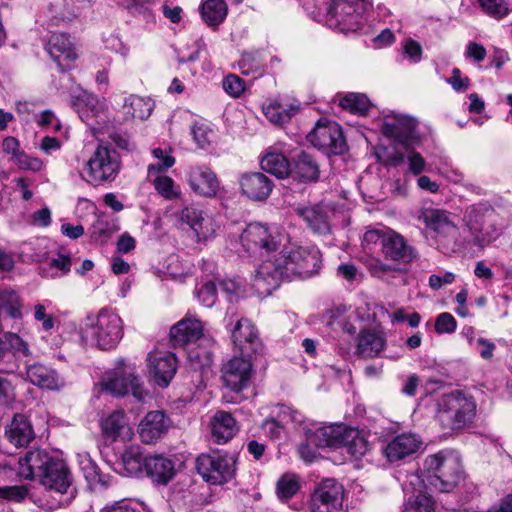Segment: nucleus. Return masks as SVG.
Masks as SVG:
<instances>
[{
	"label": "nucleus",
	"mask_w": 512,
	"mask_h": 512,
	"mask_svg": "<svg viewBox=\"0 0 512 512\" xmlns=\"http://www.w3.org/2000/svg\"><path fill=\"white\" fill-rule=\"evenodd\" d=\"M321 263V253L315 246H284L257 267L253 286L260 295H269L282 279H306L317 274Z\"/></svg>",
	"instance_id": "1"
},
{
	"label": "nucleus",
	"mask_w": 512,
	"mask_h": 512,
	"mask_svg": "<svg viewBox=\"0 0 512 512\" xmlns=\"http://www.w3.org/2000/svg\"><path fill=\"white\" fill-rule=\"evenodd\" d=\"M18 475L26 480H39L47 490L68 494L73 477L67 464L44 449L28 451L18 461Z\"/></svg>",
	"instance_id": "2"
},
{
	"label": "nucleus",
	"mask_w": 512,
	"mask_h": 512,
	"mask_svg": "<svg viewBox=\"0 0 512 512\" xmlns=\"http://www.w3.org/2000/svg\"><path fill=\"white\" fill-rule=\"evenodd\" d=\"M463 477L462 463L459 455L453 451H440L429 455L424 460V476L410 474L403 483V490L424 489L449 493Z\"/></svg>",
	"instance_id": "3"
},
{
	"label": "nucleus",
	"mask_w": 512,
	"mask_h": 512,
	"mask_svg": "<svg viewBox=\"0 0 512 512\" xmlns=\"http://www.w3.org/2000/svg\"><path fill=\"white\" fill-rule=\"evenodd\" d=\"M80 335L84 343L101 350H110L123 337L122 319L111 308H102L84 319Z\"/></svg>",
	"instance_id": "4"
},
{
	"label": "nucleus",
	"mask_w": 512,
	"mask_h": 512,
	"mask_svg": "<svg viewBox=\"0 0 512 512\" xmlns=\"http://www.w3.org/2000/svg\"><path fill=\"white\" fill-rule=\"evenodd\" d=\"M476 412L477 404L473 397L457 390L438 400L436 420L443 429L461 431L474 422Z\"/></svg>",
	"instance_id": "5"
},
{
	"label": "nucleus",
	"mask_w": 512,
	"mask_h": 512,
	"mask_svg": "<svg viewBox=\"0 0 512 512\" xmlns=\"http://www.w3.org/2000/svg\"><path fill=\"white\" fill-rule=\"evenodd\" d=\"M121 168V158L118 152L107 145L98 144L88 160L84 163L82 179L93 186L113 182Z\"/></svg>",
	"instance_id": "6"
},
{
	"label": "nucleus",
	"mask_w": 512,
	"mask_h": 512,
	"mask_svg": "<svg viewBox=\"0 0 512 512\" xmlns=\"http://www.w3.org/2000/svg\"><path fill=\"white\" fill-rule=\"evenodd\" d=\"M287 236L276 225L259 222L249 223L240 235V241L248 252H260L269 258L281 247L284 248Z\"/></svg>",
	"instance_id": "7"
},
{
	"label": "nucleus",
	"mask_w": 512,
	"mask_h": 512,
	"mask_svg": "<svg viewBox=\"0 0 512 512\" xmlns=\"http://www.w3.org/2000/svg\"><path fill=\"white\" fill-rule=\"evenodd\" d=\"M238 457L235 453H202L196 458V470L211 485H223L236 476Z\"/></svg>",
	"instance_id": "8"
},
{
	"label": "nucleus",
	"mask_w": 512,
	"mask_h": 512,
	"mask_svg": "<svg viewBox=\"0 0 512 512\" xmlns=\"http://www.w3.org/2000/svg\"><path fill=\"white\" fill-rule=\"evenodd\" d=\"M495 218L494 210L486 205H474L467 209L465 226L475 246L483 249L499 237Z\"/></svg>",
	"instance_id": "9"
},
{
	"label": "nucleus",
	"mask_w": 512,
	"mask_h": 512,
	"mask_svg": "<svg viewBox=\"0 0 512 512\" xmlns=\"http://www.w3.org/2000/svg\"><path fill=\"white\" fill-rule=\"evenodd\" d=\"M366 10L364 0H332L326 23L341 32L356 31L361 27V17Z\"/></svg>",
	"instance_id": "10"
},
{
	"label": "nucleus",
	"mask_w": 512,
	"mask_h": 512,
	"mask_svg": "<svg viewBox=\"0 0 512 512\" xmlns=\"http://www.w3.org/2000/svg\"><path fill=\"white\" fill-rule=\"evenodd\" d=\"M345 490L332 478L322 480L313 490L309 508L311 512H339L342 510Z\"/></svg>",
	"instance_id": "11"
},
{
	"label": "nucleus",
	"mask_w": 512,
	"mask_h": 512,
	"mask_svg": "<svg viewBox=\"0 0 512 512\" xmlns=\"http://www.w3.org/2000/svg\"><path fill=\"white\" fill-rule=\"evenodd\" d=\"M307 138L314 147L326 153L338 155L346 150L342 129L334 121L320 119Z\"/></svg>",
	"instance_id": "12"
},
{
	"label": "nucleus",
	"mask_w": 512,
	"mask_h": 512,
	"mask_svg": "<svg viewBox=\"0 0 512 512\" xmlns=\"http://www.w3.org/2000/svg\"><path fill=\"white\" fill-rule=\"evenodd\" d=\"M417 121L407 115L391 112L383 118L382 131L384 135L395 140L405 149L413 146L416 136Z\"/></svg>",
	"instance_id": "13"
},
{
	"label": "nucleus",
	"mask_w": 512,
	"mask_h": 512,
	"mask_svg": "<svg viewBox=\"0 0 512 512\" xmlns=\"http://www.w3.org/2000/svg\"><path fill=\"white\" fill-rule=\"evenodd\" d=\"M72 104L80 118L89 125L92 130H99L96 126L104 123L106 120L107 105L104 99H99L95 95L81 91L73 96Z\"/></svg>",
	"instance_id": "14"
},
{
	"label": "nucleus",
	"mask_w": 512,
	"mask_h": 512,
	"mask_svg": "<svg viewBox=\"0 0 512 512\" xmlns=\"http://www.w3.org/2000/svg\"><path fill=\"white\" fill-rule=\"evenodd\" d=\"M147 368L150 379L159 387H167L177 371L174 354L168 351L153 350L147 355Z\"/></svg>",
	"instance_id": "15"
},
{
	"label": "nucleus",
	"mask_w": 512,
	"mask_h": 512,
	"mask_svg": "<svg viewBox=\"0 0 512 512\" xmlns=\"http://www.w3.org/2000/svg\"><path fill=\"white\" fill-rule=\"evenodd\" d=\"M253 369L250 360L245 357H233L222 365L223 384L233 392H240L250 384Z\"/></svg>",
	"instance_id": "16"
},
{
	"label": "nucleus",
	"mask_w": 512,
	"mask_h": 512,
	"mask_svg": "<svg viewBox=\"0 0 512 512\" xmlns=\"http://www.w3.org/2000/svg\"><path fill=\"white\" fill-rule=\"evenodd\" d=\"M102 390L115 396H123L131 392L139 401H143L147 395L138 377L131 373L126 375L121 371L108 373L102 382Z\"/></svg>",
	"instance_id": "17"
},
{
	"label": "nucleus",
	"mask_w": 512,
	"mask_h": 512,
	"mask_svg": "<svg viewBox=\"0 0 512 512\" xmlns=\"http://www.w3.org/2000/svg\"><path fill=\"white\" fill-rule=\"evenodd\" d=\"M188 183L193 192L202 197H215L220 189L216 174L206 166L191 167Z\"/></svg>",
	"instance_id": "18"
},
{
	"label": "nucleus",
	"mask_w": 512,
	"mask_h": 512,
	"mask_svg": "<svg viewBox=\"0 0 512 512\" xmlns=\"http://www.w3.org/2000/svg\"><path fill=\"white\" fill-rule=\"evenodd\" d=\"M242 194L253 201H264L272 192L273 182L261 172H246L239 178Z\"/></svg>",
	"instance_id": "19"
},
{
	"label": "nucleus",
	"mask_w": 512,
	"mask_h": 512,
	"mask_svg": "<svg viewBox=\"0 0 512 512\" xmlns=\"http://www.w3.org/2000/svg\"><path fill=\"white\" fill-rule=\"evenodd\" d=\"M170 427V420L162 411L146 414L138 427L140 439L145 444H154L162 438Z\"/></svg>",
	"instance_id": "20"
},
{
	"label": "nucleus",
	"mask_w": 512,
	"mask_h": 512,
	"mask_svg": "<svg viewBox=\"0 0 512 512\" xmlns=\"http://www.w3.org/2000/svg\"><path fill=\"white\" fill-rule=\"evenodd\" d=\"M382 252L386 258L403 263L416 258L415 249L407 244L402 235L392 230L387 231L382 238Z\"/></svg>",
	"instance_id": "21"
},
{
	"label": "nucleus",
	"mask_w": 512,
	"mask_h": 512,
	"mask_svg": "<svg viewBox=\"0 0 512 512\" xmlns=\"http://www.w3.org/2000/svg\"><path fill=\"white\" fill-rule=\"evenodd\" d=\"M420 438L411 433H403L393 438L384 448V454L388 461L402 460L414 453L421 447Z\"/></svg>",
	"instance_id": "22"
},
{
	"label": "nucleus",
	"mask_w": 512,
	"mask_h": 512,
	"mask_svg": "<svg viewBox=\"0 0 512 512\" xmlns=\"http://www.w3.org/2000/svg\"><path fill=\"white\" fill-rule=\"evenodd\" d=\"M144 470L153 482L161 485L168 484L176 474L174 462L158 454L145 457Z\"/></svg>",
	"instance_id": "23"
},
{
	"label": "nucleus",
	"mask_w": 512,
	"mask_h": 512,
	"mask_svg": "<svg viewBox=\"0 0 512 512\" xmlns=\"http://www.w3.org/2000/svg\"><path fill=\"white\" fill-rule=\"evenodd\" d=\"M202 335V322L192 315H187L170 330L171 341L174 346H184L195 342L200 339Z\"/></svg>",
	"instance_id": "24"
},
{
	"label": "nucleus",
	"mask_w": 512,
	"mask_h": 512,
	"mask_svg": "<svg viewBox=\"0 0 512 512\" xmlns=\"http://www.w3.org/2000/svg\"><path fill=\"white\" fill-rule=\"evenodd\" d=\"M300 110V102L294 98L283 97L279 101H269L263 105L265 117L274 124L288 122Z\"/></svg>",
	"instance_id": "25"
},
{
	"label": "nucleus",
	"mask_w": 512,
	"mask_h": 512,
	"mask_svg": "<svg viewBox=\"0 0 512 512\" xmlns=\"http://www.w3.org/2000/svg\"><path fill=\"white\" fill-rule=\"evenodd\" d=\"M418 219L439 236H449L456 231V225L450 218V213L434 208H424L419 212Z\"/></svg>",
	"instance_id": "26"
},
{
	"label": "nucleus",
	"mask_w": 512,
	"mask_h": 512,
	"mask_svg": "<svg viewBox=\"0 0 512 512\" xmlns=\"http://www.w3.org/2000/svg\"><path fill=\"white\" fill-rule=\"evenodd\" d=\"M233 344L239 348L241 353L249 354L255 351L258 345V332L253 323L247 318L237 320L231 329Z\"/></svg>",
	"instance_id": "27"
},
{
	"label": "nucleus",
	"mask_w": 512,
	"mask_h": 512,
	"mask_svg": "<svg viewBox=\"0 0 512 512\" xmlns=\"http://www.w3.org/2000/svg\"><path fill=\"white\" fill-rule=\"evenodd\" d=\"M5 436L11 444L21 448L28 446L35 433L29 419L23 414H16L6 426Z\"/></svg>",
	"instance_id": "28"
},
{
	"label": "nucleus",
	"mask_w": 512,
	"mask_h": 512,
	"mask_svg": "<svg viewBox=\"0 0 512 512\" xmlns=\"http://www.w3.org/2000/svg\"><path fill=\"white\" fill-rule=\"evenodd\" d=\"M47 51L61 69L69 68L77 57L69 37L62 33L51 35Z\"/></svg>",
	"instance_id": "29"
},
{
	"label": "nucleus",
	"mask_w": 512,
	"mask_h": 512,
	"mask_svg": "<svg viewBox=\"0 0 512 512\" xmlns=\"http://www.w3.org/2000/svg\"><path fill=\"white\" fill-rule=\"evenodd\" d=\"M210 426L212 439L217 444L229 442L239 431L237 421L225 411L216 412L211 419Z\"/></svg>",
	"instance_id": "30"
},
{
	"label": "nucleus",
	"mask_w": 512,
	"mask_h": 512,
	"mask_svg": "<svg viewBox=\"0 0 512 512\" xmlns=\"http://www.w3.org/2000/svg\"><path fill=\"white\" fill-rule=\"evenodd\" d=\"M298 215L304 220L308 228L314 233L327 235L331 232L330 211L320 205L301 207L297 209Z\"/></svg>",
	"instance_id": "31"
},
{
	"label": "nucleus",
	"mask_w": 512,
	"mask_h": 512,
	"mask_svg": "<svg viewBox=\"0 0 512 512\" xmlns=\"http://www.w3.org/2000/svg\"><path fill=\"white\" fill-rule=\"evenodd\" d=\"M101 429L104 435L113 441L118 439L129 441L134 435L126 415L121 411H115L103 418L101 420Z\"/></svg>",
	"instance_id": "32"
},
{
	"label": "nucleus",
	"mask_w": 512,
	"mask_h": 512,
	"mask_svg": "<svg viewBox=\"0 0 512 512\" xmlns=\"http://www.w3.org/2000/svg\"><path fill=\"white\" fill-rule=\"evenodd\" d=\"M26 375L32 384L41 388L55 390L63 386V381L55 370L39 363L28 365Z\"/></svg>",
	"instance_id": "33"
},
{
	"label": "nucleus",
	"mask_w": 512,
	"mask_h": 512,
	"mask_svg": "<svg viewBox=\"0 0 512 512\" xmlns=\"http://www.w3.org/2000/svg\"><path fill=\"white\" fill-rule=\"evenodd\" d=\"M345 429L343 425L321 426L309 434L307 440L318 447H341Z\"/></svg>",
	"instance_id": "34"
},
{
	"label": "nucleus",
	"mask_w": 512,
	"mask_h": 512,
	"mask_svg": "<svg viewBox=\"0 0 512 512\" xmlns=\"http://www.w3.org/2000/svg\"><path fill=\"white\" fill-rule=\"evenodd\" d=\"M154 108V103L150 98L138 95H129L125 97L122 106V112L125 119L144 120L148 118Z\"/></svg>",
	"instance_id": "35"
},
{
	"label": "nucleus",
	"mask_w": 512,
	"mask_h": 512,
	"mask_svg": "<svg viewBox=\"0 0 512 512\" xmlns=\"http://www.w3.org/2000/svg\"><path fill=\"white\" fill-rule=\"evenodd\" d=\"M385 344L386 340L381 333L362 331L358 337L357 353L365 358H373L384 350Z\"/></svg>",
	"instance_id": "36"
},
{
	"label": "nucleus",
	"mask_w": 512,
	"mask_h": 512,
	"mask_svg": "<svg viewBox=\"0 0 512 512\" xmlns=\"http://www.w3.org/2000/svg\"><path fill=\"white\" fill-rule=\"evenodd\" d=\"M358 319L359 315L355 310H351L345 305H339L330 311L329 323L339 326L348 334H355L357 330L355 323Z\"/></svg>",
	"instance_id": "37"
},
{
	"label": "nucleus",
	"mask_w": 512,
	"mask_h": 512,
	"mask_svg": "<svg viewBox=\"0 0 512 512\" xmlns=\"http://www.w3.org/2000/svg\"><path fill=\"white\" fill-rule=\"evenodd\" d=\"M261 168L278 178H285L290 173V164L282 153L267 152L261 159Z\"/></svg>",
	"instance_id": "38"
},
{
	"label": "nucleus",
	"mask_w": 512,
	"mask_h": 512,
	"mask_svg": "<svg viewBox=\"0 0 512 512\" xmlns=\"http://www.w3.org/2000/svg\"><path fill=\"white\" fill-rule=\"evenodd\" d=\"M227 4L224 0H205L201 6V16L209 26H217L227 16Z\"/></svg>",
	"instance_id": "39"
},
{
	"label": "nucleus",
	"mask_w": 512,
	"mask_h": 512,
	"mask_svg": "<svg viewBox=\"0 0 512 512\" xmlns=\"http://www.w3.org/2000/svg\"><path fill=\"white\" fill-rule=\"evenodd\" d=\"M219 225L207 212L200 218L197 225L191 230L193 238L198 244H207L216 237Z\"/></svg>",
	"instance_id": "40"
},
{
	"label": "nucleus",
	"mask_w": 512,
	"mask_h": 512,
	"mask_svg": "<svg viewBox=\"0 0 512 512\" xmlns=\"http://www.w3.org/2000/svg\"><path fill=\"white\" fill-rule=\"evenodd\" d=\"M144 460L140 447L131 446L122 453L121 465L128 476H138L144 470Z\"/></svg>",
	"instance_id": "41"
},
{
	"label": "nucleus",
	"mask_w": 512,
	"mask_h": 512,
	"mask_svg": "<svg viewBox=\"0 0 512 512\" xmlns=\"http://www.w3.org/2000/svg\"><path fill=\"white\" fill-rule=\"evenodd\" d=\"M339 104L343 109L358 115H365L372 107L371 101L365 94L349 92L340 96Z\"/></svg>",
	"instance_id": "42"
},
{
	"label": "nucleus",
	"mask_w": 512,
	"mask_h": 512,
	"mask_svg": "<svg viewBox=\"0 0 512 512\" xmlns=\"http://www.w3.org/2000/svg\"><path fill=\"white\" fill-rule=\"evenodd\" d=\"M406 494L411 493L403 512H434L433 502L424 490L416 486V490L404 491Z\"/></svg>",
	"instance_id": "43"
},
{
	"label": "nucleus",
	"mask_w": 512,
	"mask_h": 512,
	"mask_svg": "<svg viewBox=\"0 0 512 512\" xmlns=\"http://www.w3.org/2000/svg\"><path fill=\"white\" fill-rule=\"evenodd\" d=\"M342 440L341 447H346L348 453L354 457H360L368 450V442L356 429L346 427Z\"/></svg>",
	"instance_id": "44"
},
{
	"label": "nucleus",
	"mask_w": 512,
	"mask_h": 512,
	"mask_svg": "<svg viewBox=\"0 0 512 512\" xmlns=\"http://www.w3.org/2000/svg\"><path fill=\"white\" fill-rule=\"evenodd\" d=\"M22 302L18 293L14 290H0V311L11 318L22 317Z\"/></svg>",
	"instance_id": "45"
},
{
	"label": "nucleus",
	"mask_w": 512,
	"mask_h": 512,
	"mask_svg": "<svg viewBox=\"0 0 512 512\" xmlns=\"http://www.w3.org/2000/svg\"><path fill=\"white\" fill-rule=\"evenodd\" d=\"M151 181L156 192L166 200H176L182 195L180 186L169 176L157 175Z\"/></svg>",
	"instance_id": "46"
},
{
	"label": "nucleus",
	"mask_w": 512,
	"mask_h": 512,
	"mask_svg": "<svg viewBox=\"0 0 512 512\" xmlns=\"http://www.w3.org/2000/svg\"><path fill=\"white\" fill-rule=\"evenodd\" d=\"M171 153L172 150L170 148H154L152 150V154L154 158L157 159V162L148 165V177H151L154 174L163 173L175 164V158L172 156Z\"/></svg>",
	"instance_id": "47"
},
{
	"label": "nucleus",
	"mask_w": 512,
	"mask_h": 512,
	"mask_svg": "<svg viewBox=\"0 0 512 512\" xmlns=\"http://www.w3.org/2000/svg\"><path fill=\"white\" fill-rule=\"evenodd\" d=\"M295 174L303 181L316 180L319 175L318 165L310 155L303 153L296 161Z\"/></svg>",
	"instance_id": "48"
},
{
	"label": "nucleus",
	"mask_w": 512,
	"mask_h": 512,
	"mask_svg": "<svg viewBox=\"0 0 512 512\" xmlns=\"http://www.w3.org/2000/svg\"><path fill=\"white\" fill-rule=\"evenodd\" d=\"M289 421H296V416L291 413L290 408L281 406L279 410L278 419H267L263 423L264 431L271 437H279L283 425Z\"/></svg>",
	"instance_id": "49"
},
{
	"label": "nucleus",
	"mask_w": 512,
	"mask_h": 512,
	"mask_svg": "<svg viewBox=\"0 0 512 512\" xmlns=\"http://www.w3.org/2000/svg\"><path fill=\"white\" fill-rule=\"evenodd\" d=\"M51 306L52 302L50 300H44L36 303L33 307V317L35 321L41 323L42 330L45 332H50L56 324L55 317L48 312Z\"/></svg>",
	"instance_id": "50"
},
{
	"label": "nucleus",
	"mask_w": 512,
	"mask_h": 512,
	"mask_svg": "<svg viewBox=\"0 0 512 512\" xmlns=\"http://www.w3.org/2000/svg\"><path fill=\"white\" fill-rule=\"evenodd\" d=\"M237 65L243 75L258 77L263 73V63L258 53H244Z\"/></svg>",
	"instance_id": "51"
},
{
	"label": "nucleus",
	"mask_w": 512,
	"mask_h": 512,
	"mask_svg": "<svg viewBox=\"0 0 512 512\" xmlns=\"http://www.w3.org/2000/svg\"><path fill=\"white\" fill-rule=\"evenodd\" d=\"M300 488L298 478L286 473L277 482L276 492L280 499L287 500L297 493Z\"/></svg>",
	"instance_id": "52"
},
{
	"label": "nucleus",
	"mask_w": 512,
	"mask_h": 512,
	"mask_svg": "<svg viewBox=\"0 0 512 512\" xmlns=\"http://www.w3.org/2000/svg\"><path fill=\"white\" fill-rule=\"evenodd\" d=\"M478 2L482 10L495 19H502L510 12L505 0H478Z\"/></svg>",
	"instance_id": "53"
},
{
	"label": "nucleus",
	"mask_w": 512,
	"mask_h": 512,
	"mask_svg": "<svg viewBox=\"0 0 512 512\" xmlns=\"http://www.w3.org/2000/svg\"><path fill=\"white\" fill-rule=\"evenodd\" d=\"M205 212L195 205H188L178 212L177 219L180 225H186L192 230Z\"/></svg>",
	"instance_id": "54"
},
{
	"label": "nucleus",
	"mask_w": 512,
	"mask_h": 512,
	"mask_svg": "<svg viewBox=\"0 0 512 512\" xmlns=\"http://www.w3.org/2000/svg\"><path fill=\"white\" fill-rule=\"evenodd\" d=\"M434 329L438 334H452L457 329V322L452 314L443 312L437 316Z\"/></svg>",
	"instance_id": "55"
},
{
	"label": "nucleus",
	"mask_w": 512,
	"mask_h": 512,
	"mask_svg": "<svg viewBox=\"0 0 512 512\" xmlns=\"http://www.w3.org/2000/svg\"><path fill=\"white\" fill-rule=\"evenodd\" d=\"M223 89L230 96L237 98L245 91L246 83L239 76L230 74L223 80Z\"/></svg>",
	"instance_id": "56"
},
{
	"label": "nucleus",
	"mask_w": 512,
	"mask_h": 512,
	"mask_svg": "<svg viewBox=\"0 0 512 512\" xmlns=\"http://www.w3.org/2000/svg\"><path fill=\"white\" fill-rule=\"evenodd\" d=\"M191 134L194 141L200 148H205L210 144L212 131L207 124L203 122H196L191 128Z\"/></svg>",
	"instance_id": "57"
},
{
	"label": "nucleus",
	"mask_w": 512,
	"mask_h": 512,
	"mask_svg": "<svg viewBox=\"0 0 512 512\" xmlns=\"http://www.w3.org/2000/svg\"><path fill=\"white\" fill-rule=\"evenodd\" d=\"M115 231L114 224H110L103 218H98L92 225L91 237L95 241H104Z\"/></svg>",
	"instance_id": "58"
},
{
	"label": "nucleus",
	"mask_w": 512,
	"mask_h": 512,
	"mask_svg": "<svg viewBox=\"0 0 512 512\" xmlns=\"http://www.w3.org/2000/svg\"><path fill=\"white\" fill-rule=\"evenodd\" d=\"M199 301L206 307L215 304L217 298V288L214 282H205L197 291Z\"/></svg>",
	"instance_id": "59"
},
{
	"label": "nucleus",
	"mask_w": 512,
	"mask_h": 512,
	"mask_svg": "<svg viewBox=\"0 0 512 512\" xmlns=\"http://www.w3.org/2000/svg\"><path fill=\"white\" fill-rule=\"evenodd\" d=\"M28 493V488L24 485L0 487V497L14 502H21Z\"/></svg>",
	"instance_id": "60"
},
{
	"label": "nucleus",
	"mask_w": 512,
	"mask_h": 512,
	"mask_svg": "<svg viewBox=\"0 0 512 512\" xmlns=\"http://www.w3.org/2000/svg\"><path fill=\"white\" fill-rule=\"evenodd\" d=\"M51 278L66 275L71 269V260L68 256L59 255L50 262Z\"/></svg>",
	"instance_id": "61"
},
{
	"label": "nucleus",
	"mask_w": 512,
	"mask_h": 512,
	"mask_svg": "<svg viewBox=\"0 0 512 512\" xmlns=\"http://www.w3.org/2000/svg\"><path fill=\"white\" fill-rule=\"evenodd\" d=\"M407 151V162H408V167H409V171L413 174V175H420L422 172H424L426 170V161L425 159L423 158V156L414 151V150H410L409 149H406Z\"/></svg>",
	"instance_id": "62"
},
{
	"label": "nucleus",
	"mask_w": 512,
	"mask_h": 512,
	"mask_svg": "<svg viewBox=\"0 0 512 512\" xmlns=\"http://www.w3.org/2000/svg\"><path fill=\"white\" fill-rule=\"evenodd\" d=\"M20 169L40 171L43 163L40 159L31 157L22 151L19 156L13 161Z\"/></svg>",
	"instance_id": "63"
},
{
	"label": "nucleus",
	"mask_w": 512,
	"mask_h": 512,
	"mask_svg": "<svg viewBox=\"0 0 512 512\" xmlns=\"http://www.w3.org/2000/svg\"><path fill=\"white\" fill-rule=\"evenodd\" d=\"M15 399V388L12 380L6 375H0V401L9 404Z\"/></svg>",
	"instance_id": "64"
}]
</instances>
